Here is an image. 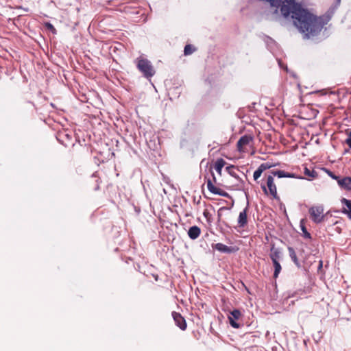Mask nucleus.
I'll list each match as a JSON object with an SVG mask.
<instances>
[{"label": "nucleus", "instance_id": "nucleus-1", "mask_svg": "<svg viewBox=\"0 0 351 351\" xmlns=\"http://www.w3.org/2000/svg\"><path fill=\"white\" fill-rule=\"evenodd\" d=\"M271 174L267 177L266 185L262 184L261 189L265 195H270L274 199H278L277 187L274 183L273 176L279 178H295L293 173L285 172L282 170H273Z\"/></svg>", "mask_w": 351, "mask_h": 351}, {"label": "nucleus", "instance_id": "nucleus-2", "mask_svg": "<svg viewBox=\"0 0 351 351\" xmlns=\"http://www.w3.org/2000/svg\"><path fill=\"white\" fill-rule=\"evenodd\" d=\"M137 68L146 78H150L155 74V70L151 62L145 58L137 59Z\"/></svg>", "mask_w": 351, "mask_h": 351}, {"label": "nucleus", "instance_id": "nucleus-3", "mask_svg": "<svg viewBox=\"0 0 351 351\" xmlns=\"http://www.w3.org/2000/svg\"><path fill=\"white\" fill-rule=\"evenodd\" d=\"M210 173H211L212 179L210 178H207V181H206V185H207L208 190L213 194L219 195L222 197H228V194L227 192L224 191L223 190H222L220 188L217 187L214 185V183L216 182V178L215 176L214 173L213 172V171H210Z\"/></svg>", "mask_w": 351, "mask_h": 351}, {"label": "nucleus", "instance_id": "nucleus-4", "mask_svg": "<svg viewBox=\"0 0 351 351\" xmlns=\"http://www.w3.org/2000/svg\"><path fill=\"white\" fill-rule=\"evenodd\" d=\"M309 214L311 219L315 223H320L324 218V209L322 206H312L309 208Z\"/></svg>", "mask_w": 351, "mask_h": 351}, {"label": "nucleus", "instance_id": "nucleus-5", "mask_svg": "<svg viewBox=\"0 0 351 351\" xmlns=\"http://www.w3.org/2000/svg\"><path fill=\"white\" fill-rule=\"evenodd\" d=\"M253 141V137L250 135H244L237 141V147L239 152H245L247 146Z\"/></svg>", "mask_w": 351, "mask_h": 351}, {"label": "nucleus", "instance_id": "nucleus-6", "mask_svg": "<svg viewBox=\"0 0 351 351\" xmlns=\"http://www.w3.org/2000/svg\"><path fill=\"white\" fill-rule=\"evenodd\" d=\"M172 317L177 326H178L182 330H185L186 329L187 324L186 320L180 313L173 311L172 313Z\"/></svg>", "mask_w": 351, "mask_h": 351}, {"label": "nucleus", "instance_id": "nucleus-7", "mask_svg": "<svg viewBox=\"0 0 351 351\" xmlns=\"http://www.w3.org/2000/svg\"><path fill=\"white\" fill-rule=\"evenodd\" d=\"M241 316V313L238 309H234L230 312V315L228 316L230 324L234 328H239L240 325L236 320H238Z\"/></svg>", "mask_w": 351, "mask_h": 351}, {"label": "nucleus", "instance_id": "nucleus-8", "mask_svg": "<svg viewBox=\"0 0 351 351\" xmlns=\"http://www.w3.org/2000/svg\"><path fill=\"white\" fill-rule=\"evenodd\" d=\"M249 210L248 205L240 212L238 217V226L240 228H245L247 224V212Z\"/></svg>", "mask_w": 351, "mask_h": 351}, {"label": "nucleus", "instance_id": "nucleus-9", "mask_svg": "<svg viewBox=\"0 0 351 351\" xmlns=\"http://www.w3.org/2000/svg\"><path fill=\"white\" fill-rule=\"evenodd\" d=\"M271 167V165H269V163L267 162H265V163H262L258 167V169L254 172V174H253V178H254V180L258 184L259 182L258 181V178L261 176L262 173L270 169Z\"/></svg>", "mask_w": 351, "mask_h": 351}, {"label": "nucleus", "instance_id": "nucleus-10", "mask_svg": "<svg viewBox=\"0 0 351 351\" xmlns=\"http://www.w3.org/2000/svg\"><path fill=\"white\" fill-rule=\"evenodd\" d=\"M269 257L271 259L272 262L274 261H279L281 257V251L279 248L275 247L274 244L271 245L270 249Z\"/></svg>", "mask_w": 351, "mask_h": 351}, {"label": "nucleus", "instance_id": "nucleus-11", "mask_svg": "<svg viewBox=\"0 0 351 351\" xmlns=\"http://www.w3.org/2000/svg\"><path fill=\"white\" fill-rule=\"evenodd\" d=\"M339 186L347 191H351V176L344 177L339 180Z\"/></svg>", "mask_w": 351, "mask_h": 351}, {"label": "nucleus", "instance_id": "nucleus-12", "mask_svg": "<svg viewBox=\"0 0 351 351\" xmlns=\"http://www.w3.org/2000/svg\"><path fill=\"white\" fill-rule=\"evenodd\" d=\"M341 202L344 205L342 212L346 214L348 218L351 219V200L342 198Z\"/></svg>", "mask_w": 351, "mask_h": 351}, {"label": "nucleus", "instance_id": "nucleus-13", "mask_svg": "<svg viewBox=\"0 0 351 351\" xmlns=\"http://www.w3.org/2000/svg\"><path fill=\"white\" fill-rule=\"evenodd\" d=\"M201 234L200 228L197 226L191 227L188 231V235L190 239L195 240L199 237Z\"/></svg>", "mask_w": 351, "mask_h": 351}, {"label": "nucleus", "instance_id": "nucleus-14", "mask_svg": "<svg viewBox=\"0 0 351 351\" xmlns=\"http://www.w3.org/2000/svg\"><path fill=\"white\" fill-rule=\"evenodd\" d=\"M213 247L221 252H225V253L232 252V250L230 247H228L223 243H221L215 244L214 245H213Z\"/></svg>", "mask_w": 351, "mask_h": 351}, {"label": "nucleus", "instance_id": "nucleus-15", "mask_svg": "<svg viewBox=\"0 0 351 351\" xmlns=\"http://www.w3.org/2000/svg\"><path fill=\"white\" fill-rule=\"evenodd\" d=\"M226 164V162L223 158H219L216 160L214 167L219 175H221L222 169Z\"/></svg>", "mask_w": 351, "mask_h": 351}, {"label": "nucleus", "instance_id": "nucleus-16", "mask_svg": "<svg viewBox=\"0 0 351 351\" xmlns=\"http://www.w3.org/2000/svg\"><path fill=\"white\" fill-rule=\"evenodd\" d=\"M288 251H289V256L291 258V260L293 261V262L295 263V265L298 267H300V261L297 257V255H296V253L294 250V249L291 247H288Z\"/></svg>", "mask_w": 351, "mask_h": 351}, {"label": "nucleus", "instance_id": "nucleus-17", "mask_svg": "<svg viewBox=\"0 0 351 351\" xmlns=\"http://www.w3.org/2000/svg\"><path fill=\"white\" fill-rule=\"evenodd\" d=\"M273 263V265H274V278H277L279 274L280 273L281 271V269H282V267H281V265L279 263V261H274L272 262Z\"/></svg>", "mask_w": 351, "mask_h": 351}, {"label": "nucleus", "instance_id": "nucleus-18", "mask_svg": "<svg viewBox=\"0 0 351 351\" xmlns=\"http://www.w3.org/2000/svg\"><path fill=\"white\" fill-rule=\"evenodd\" d=\"M226 169L227 172L232 177H234L235 178H239L236 172L237 171H238V169L234 165L228 166L226 167Z\"/></svg>", "mask_w": 351, "mask_h": 351}, {"label": "nucleus", "instance_id": "nucleus-19", "mask_svg": "<svg viewBox=\"0 0 351 351\" xmlns=\"http://www.w3.org/2000/svg\"><path fill=\"white\" fill-rule=\"evenodd\" d=\"M195 51V48L193 47L191 45H186L184 47V53L185 56H189L192 54Z\"/></svg>", "mask_w": 351, "mask_h": 351}, {"label": "nucleus", "instance_id": "nucleus-20", "mask_svg": "<svg viewBox=\"0 0 351 351\" xmlns=\"http://www.w3.org/2000/svg\"><path fill=\"white\" fill-rule=\"evenodd\" d=\"M304 174L306 176H308V177H311L312 178H314L317 176V173L313 171V170H310L308 169V168H305L304 169Z\"/></svg>", "mask_w": 351, "mask_h": 351}, {"label": "nucleus", "instance_id": "nucleus-21", "mask_svg": "<svg viewBox=\"0 0 351 351\" xmlns=\"http://www.w3.org/2000/svg\"><path fill=\"white\" fill-rule=\"evenodd\" d=\"M45 27L48 30H50L53 34H56V28L54 27V26L51 23H50L49 22L45 23Z\"/></svg>", "mask_w": 351, "mask_h": 351}, {"label": "nucleus", "instance_id": "nucleus-22", "mask_svg": "<svg viewBox=\"0 0 351 351\" xmlns=\"http://www.w3.org/2000/svg\"><path fill=\"white\" fill-rule=\"evenodd\" d=\"M203 215L206 219L208 223L211 222L212 215L207 209L204 210Z\"/></svg>", "mask_w": 351, "mask_h": 351}, {"label": "nucleus", "instance_id": "nucleus-23", "mask_svg": "<svg viewBox=\"0 0 351 351\" xmlns=\"http://www.w3.org/2000/svg\"><path fill=\"white\" fill-rule=\"evenodd\" d=\"M346 134H348V138L346 140V143L348 145V146L351 149V130L348 132H346Z\"/></svg>", "mask_w": 351, "mask_h": 351}, {"label": "nucleus", "instance_id": "nucleus-24", "mask_svg": "<svg viewBox=\"0 0 351 351\" xmlns=\"http://www.w3.org/2000/svg\"><path fill=\"white\" fill-rule=\"evenodd\" d=\"M328 174L330 178L337 180V183L339 184V180H341V178L339 176H336L334 173L330 171H328Z\"/></svg>", "mask_w": 351, "mask_h": 351}, {"label": "nucleus", "instance_id": "nucleus-25", "mask_svg": "<svg viewBox=\"0 0 351 351\" xmlns=\"http://www.w3.org/2000/svg\"><path fill=\"white\" fill-rule=\"evenodd\" d=\"M302 230L304 234V237L307 239H311V234L306 230V228L304 226L302 227Z\"/></svg>", "mask_w": 351, "mask_h": 351}, {"label": "nucleus", "instance_id": "nucleus-26", "mask_svg": "<svg viewBox=\"0 0 351 351\" xmlns=\"http://www.w3.org/2000/svg\"><path fill=\"white\" fill-rule=\"evenodd\" d=\"M341 3V0H336V4L339 5Z\"/></svg>", "mask_w": 351, "mask_h": 351}, {"label": "nucleus", "instance_id": "nucleus-27", "mask_svg": "<svg viewBox=\"0 0 351 351\" xmlns=\"http://www.w3.org/2000/svg\"><path fill=\"white\" fill-rule=\"evenodd\" d=\"M322 267V261H321L319 262V268H321Z\"/></svg>", "mask_w": 351, "mask_h": 351}]
</instances>
